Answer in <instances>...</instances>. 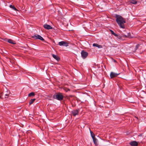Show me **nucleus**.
Segmentation results:
<instances>
[{
    "label": "nucleus",
    "instance_id": "nucleus-23",
    "mask_svg": "<svg viewBox=\"0 0 146 146\" xmlns=\"http://www.w3.org/2000/svg\"><path fill=\"white\" fill-rule=\"evenodd\" d=\"M94 135V133L92 134V135H91L92 137V136Z\"/></svg>",
    "mask_w": 146,
    "mask_h": 146
},
{
    "label": "nucleus",
    "instance_id": "nucleus-18",
    "mask_svg": "<svg viewBox=\"0 0 146 146\" xmlns=\"http://www.w3.org/2000/svg\"><path fill=\"white\" fill-rule=\"evenodd\" d=\"M8 42L9 43L12 44H15V42H13V41L11 39H9L8 40Z\"/></svg>",
    "mask_w": 146,
    "mask_h": 146
},
{
    "label": "nucleus",
    "instance_id": "nucleus-11",
    "mask_svg": "<svg viewBox=\"0 0 146 146\" xmlns=\"http://www.w3.org/2000/svg\"><path fill=\"white\" fill-rule=\"evenodd\" d=\"M52 56L53 58L56 60L57 61H59L60 60V58L57 55L54 54H52Z\"/></svg>",
    "mask_w": 146,
    "mask_h": 146
},
{
    "label": "nucleus",
    "instance_id": "nucleus-6",
    "mask_svg": "<svg viewBox=\"0 0 146 146\" xmlns=\"http://www.w3.org/2000/svg\"><path fill=\"white\" fill-rule=\"evenodd\" d=\"M79 111L80 110L79 109L74 110L72 111V115L74 116H75L78 114Z\"/></svg>",
    "mask_w": 146,
    "mask_h": 146
},
{
    "label": "nucleus",
    "instance_id": "nucleus-13",
    "mask_svg": "<svg viewBox=\"0 0 146 146\" xmlns=\"http://www.w3.org/2000/svg\"><path fill=\"white\" fill-rule=\"evenodd\" d=\"M130 2L133 4H136L137 3V1L135 0H131Z\"/></svg>",
    "mask_w": 146,
    "mask_h": 146
},
{
    "label": "nucleus",
    "instance_id": "nucleus-4",
    "mask_svg": "<svg viewBox=\"0 0 146 146\" xmlns=\"http://www.w3.org/2000/svg\"><path fill=\"white\" fill-rule=\"evenodd\" d=\"M68 43L64 41H62L59 42L58 45L60 46H68Z\"/></svg>",
    "mask_w": 146,
    "mask_h": 146
},
{
    "label": "nucleus",
    "instance_id": "nucleus-12",
    "mask_svg": "<svg viewBox=\"0 0 146 146\" xmlns=\"http://www.w3.org/2000/svg\"><path fill=\"white\" fill-rule=\"evenodd\" d=\"M93 46H96L98 47L99 48H102V45H99L96 43H94L93 44Z\"/></svg>",
    "mask_w": 146,
    "mask_h": 146
},
{
    "label": "nucleus",
    "instance_id": "nucleus-16",
    "mask_svg": "<svg viewBox=\"0 0 146 146\" xmlns=\"http://www.w3.org/2000/svg\"><path fill=\"white\" fill-rule=\"evenodd\" d=\"M35 95V94L34 92H32L31 93H29L28 94V96L29 97H31L34 96Z\"/></svg>",
    "mask_w": 146,
    "mask_h": 146
},
{
    "label": "nucleus",
    "instance_id": "nucleus-14",
    "mask_svg": "<svg viewBox=\"0 0 146 146\" xmlns=\"http://www.w3.org/2000/svg\"><path fill=\"white\" fill-rule=\"evenodd\" d=\"M110 31H111V34L112 35H113L115 36H116V37L118 36V35L117 34L115 33L112 30H110Z\"/></svg>",
    "mask_w": 146,
    "mask_h": 146
},
{
    "label": "nucleus",
    "instance_id": "nucleus-22",
    "mask_svg": "<svg viewBox=\"0 0 146 146\" xmlns=\"http://www.w3.org/2000/svg\"><path fill=\"white\" fill-rule=\"evenodd\" d=\"M90 132L91 135H92V134L94 133H93V132L92 131H90Z\"/></svg>",
    "mask_w": 146,
    "mask_h": 146
},
{
    "label": "nucleus",
    "instance_id": "nucleus-20",
    "mask_svg": "<svg viewBox=\"0 0 146 146\" xmlns=\"http://www.w3.org/2000/svg\"><path fill=\"white\" fill-rule=\"evenodd\" d=\"M139 44H137L136 45V46H135V50H137L138 48H139Z\"/></svg>",
    "mask_w": 146,
    "mask_h": 146
},
{
    "label": "nucleus",
    "instance_id": "nucleus-25",
    "mask_svg": "<svg viewBox=\"0 0 146 146\" xmlns=\"http://www.w3.org/2000/svg\"><path fill=\"white\" fill-rule=\"evenodd\" d=\"M114 62H116V61L115 60H114Z\"/></svg>",
    "mask_w": 146,
    "mask_h": 146
},
{
    "label": "nucleus",
    "instance_id": "nucleus-21",
    "mask_svg": "<svg viewBox=\"0 0 146 146\" xmlns=\"http://www.w3.org/2000/svg\"><path fill=\"white\" fill-rule=\"evenodd\" d=\"M1 96H2L3 95V93L2 94V93L1 92Z\"/></svg>",
    "mask_w": 146,
    "mask_h": 146
},
{
    "label": "nucleus",
    "instance_id": "nucleus-24",
    "mask_svg": "<svg viewBox=\"0 0 146 146\" xmlns=\"http://www.w3.org/2000/svg\"><path fill=\"white\" fill-rule=\"evenodd\" d=\"M5 95L6 96H8V95L7 94H5Z\"/></svg>",
    "mask_w": 146,
    "mask_h": 146
},
{
    "label": "nucleus",
    "instance_id": "nucleus-5",
    "mask_svg": "<svg viewBox=\"0 0 146 146\" xmlns=\"http://www.w3.org/2000/svg\"><path fill=\"white\" fill-rule=\"evenodd\" d=\"M81 54L82 57L83 58H85L88 55V53L84 50L82 51Z\"/></svg>",
    "mask_w": 146,
    "mask_h": 146
},
{
    "label": "nucleus",
    "instance_id": "nucleus-10",
    "mask_svg": "<svg viewBox=\"0 0 146 146\" xmlns=\"http://www.w3.org/2000/svg\"><path fill=\"white\" fill-rule=\"evenodd\" d=\"M44 27L47 29H52V27L50 25H47L45 24L44 25Z\"/></svg>",
    "mask_w": 146,
    "mask_h": 146
},
{
    "label": "nucleus",
    "instance_id": "nucleus-8",
    "mask_svg": "<svg viewBox=\"0 0 146 146\" xmlns=\"http://www.w3.org/2000/svg\"><path fill=\"white\" fill-rule=\"evenodd\" d=\"M92 138L95 145L96 146L98 145V140L95 138V135H94L92 136Z\"/></svg>",
    "mask_w": 146,
    "mask_h": 146
},
{
    "label": "nucleus",
    "instance_id": "nucleus-17",
    "mask_svg": "<svg viewBox=\"0 0 146 146\" xmlns=\"http://www.w3.org/2000/svg\"><path fill=\"white\" fill-rule=\"evenodd\" d=\"M9 7L13 9L14 10H15V11L17 10V9L14 6V5H10Z\"/></svg>",
    "mask_w": 146,
    "mask_h": 146
},
{
    "label": "nucleus",
    "instance_id": "nucleus-15",
    "mask_svg": "<svg viewBox=\"0 0 146 146\" xmlns=\"http://www.w3.org/2000/svg\"><path fill=\"white\" fill-rule=\"evenodd\" d=\"M35 100L36 99L35 98L31 99L29 102V105H31L32 104Z\"/></svg>",
    "mask_w": 146,
    "mask_h": 146
},
{
    "label": "nucleus",
    "instance_id": "nucleus-19",
    "mask_svg": "<svg viewBox=\"0 0 146 146\" xmlns=\"http://www.w3.org/2000/svg\"><path fill=\"white\" fill-rule=\"evenodd\" d=\"M64 89L65 90V91L66 92H67L68 91H70V90L68 88H64Z\"/></svg>",
    "mask_w": 146,
    "mask_h": 146
},
{
    "label": "nucleus",
    "instance_id": "nucleus-3",
    "mask_svg": "<svg viewBox=\"0 0 146 146\" xmlns=\"http://www.w3.org/2000/svg\"><path fill=\"white\" fill-rule=\"evenodd\" d=\"M31 37L35 39H39L42 41L44 40V39L41 36L37 34L32 36Z\"/></svg>",
    "mask_w": 146,
    "mask_h": 146
},
{
    "label": "nucleus",
    "instance_id": "nucleus-2",
    "mask_svg": "<svg viewBox=\"0 0 146 146\" xmlns=\"http://www.w3.org/2000/svg\"><path fill=\"white\" fill-rule=\"evenodd\" d=\"M53 98L54 99H56L59 101L62 100L64 98L62 94L61 93H57L53 96Z\"/></svg>",
    "mask_w": 146,
    "mask_h": 146
},
{
    "label": "nucleus",
    "instance_id": "nucleus-7",
    "mask_svg": "<svg viewBox=\"0 0 146 146\" xmlns=\"http://www.w3.org/2000/svg\"><path fill=\"white\" fill-rule=\"evenodd\" d=\"M119 74H117L113 72H111L110 74V77L111 78L116 77Z\"/></svg>",
    "mask_w": 146,
    "mask_h": 146
},
{
    "label": "nucleus",
    "instance_id": "nucleus-1",
    "mask_svg": "<svg viewBox=\"0 0 146 146\" xmlns=\"http://www.w3.org/2000/svg\"><path fill=\"white\" fill-rule=\"evenodd\" d=\"M115 18L116 22L120 27L122 29H124L125 27L124 24L125 23V21L124 19L121 16L117 15H116Z\"/></svg>",
    "mask_w": 146,
    "mask_h": 146
},
{
    "label": "nucleus",
    "instance_id": "nucleus-9",
    "mask_svg": "<svg viewBox=\"0 0 146 146\" xmlns=\"http://www.w3.org/2000/svg\"><path fill=\"white\" fill-rule=\"evenodd\" d=\"M130 144L131 146H137L138 145L137 143L135 141H133L130 143Z\"/></svg>",
    "mask_w": 146,
    "mask_h": 146
}]
</instances>
